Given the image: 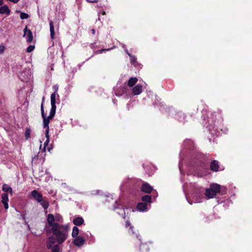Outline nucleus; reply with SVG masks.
I'll return each mask as SVG.
<instances>
[{
	"instance_id": "nucleus-1",
	"label": "nucleus",
	"mask_w": 252,
	"mask_h": 252,
	"mask_svg": "<svg viewBox=\"0 0 252 252\" xmlns=\"http://www.w3.org/2000/svg\"><path fill=\"white\" fill-rule=\"evenodd\" d=\"M62 217L60 215L56 216L55 218L53 214H49L47 216L45 226L46 232L48 234L52 233L56 236L59 244H63L66 240L69 230L68 225H61L55 222V220L60 221Z\"/></svg>"
},
{
	"instance_id": "nucleus-2",
	"label": "nucleus",
	"mask_w": 252,
	"mask_h": 252,
	"mask_svg": "<svg viewBox=\"0 0 252 252\" xmlns=\"http://www.w3.org/2000/svg\"><path fill=\"white\" fill-rule=\"evenodd\" d=\"M44 101V97H43L42 98V102L41 104V114L42 117L43 118V127L44 128H46L45 130V134L48 136V134L49 133V124L50 123V120L52 119L53 117L55 116V115L56 114V106H54V104H53V102L52 103L51 105V108L50 112L49 115L46 117L45 113L44 110L43 108V102Z\"/></svg>"
},
{
	"instance_id": "nucleus-3",
	"label": "nucleus",
	"mask_w": 252,
	"mask_h": 252,
	"mask_svg": "<svg viewBox=\"0 0 252 252\" xmlns=\"http://www.w3.org/2000/svg\"><path fill=\"white\" fill-rule=\"evenodd\" d=\"M226 192V188L221 187L217 184H211L210 188L207 189L205 190V194L208 198H213L215 197L217 193H220L221 194H224Z\"/></svg>"
},
{
	"instance_id": "nucleus-4",
	"label": "nucleus",
	"mask_w": 252,
	"mask_h": 252,
	"mask_svg": "<svg viewBox=\"0 0 252 252\" xmlns=\"http://www.w3.org/2000/svg\"><path fill=\"white\" fill-rule=\"evenodd\" d=\"M133 242L139 245V251L142 252H148L150 248L147 243H142L141 236L136 235L133 238Z\"/></svg>"
},
{
	"instance_id": "nucleus-5",
	"label": "nucleus",
	"mask_w": 252,
	"mask_h": 252,
	"mask_svg": "<svg viewBox=\"0 0 252 252\" xmlns=\"http://www.w3.org/2000/svg\"><path fill=\"white\" fill-rule=\"evenodd\" d=\"M53 89L54 91V92L52 93L51 95V104L52 105V103L53 102V104H54V106L56 105V97L57 94L59 96V94H57V92L59 90V86L58 85H55L53 86Z\"/></svg>"
},
{
	"instance_id": "nucleus-6",
	"label": "nucleus",
	"mask_w": 252,
	"mask_h": 252,
	"mask_svg": "<svg viewBox=\"0 0 252 252\" xmlns=\"http://www.w3.org/2000/svg\"><path fill=\"white\" fill-rule=\"evenodd\" d=\"M31 194L32 197L38 202L41 201L43 198L42 194L35 189L32 191Z\"/></svg>"
},
{
	"instance_id": "nucleus-7",
	"label": "nucleus",
	"mask_w": 252,
	"mask_h": 252,
	"mask_svg": "<svg viewBox=\"0 0 252 252\" xmlns=\"http://www.w3.org/2000/svg\"><path fill=\"white\" fill-rule=\"evenodd\" d=\"M141 190L142 192L150 193L153 190V188L148 183H144L141 186Z\"/></svg>"
},
{
	"instance_id": "nucleus-8",
	"label": "nucleus",
	"mask_w": 252,
	"mask_h": 252,
	"mask_svg": "<svg viewBox=\"0 0 252 252\" xmlns=\"http://www.w3.org/2000/svg\"><path fill=\"white\" fill-rule=\"evenodd\" d=\"M220 167L219 162L217 160H213L211 161L210 165V170L214 171L217 172L219 171V168Z\"/></svg>"
},
{
	"instance_id": "nucleus-9",
	"label": "nucleus",
	"mask_w": 252,
	"mask_h": 252,
	"mask_svg": "<svg viewBox=\"0 0 252 252\" xmlns=\"http://www.w3.org/2000/svg\"><path fill=\"white\" fill-rule=\"evenodd\" d=\"M1 202L4 205V208L5 209L7 210L9 208L8 206V194L6 193H3L1 195Z\"/></svg>"
},
{
	"instance_id": "nucleus-10",
	"label": "nucleus",
	"mask_w": 252,
	"mask_h": 252,
	"mask_svg": "<svg viewBox=\"0 0 252 252\" xmlns=\"http://www.w3.org/2000/svg\"><path fill=\"white\" fill-rule=\"evenodd\" d=\"M74 240V244L75 246L78 247L82 246L85 243V239L81 236L75 237Z\"/></svg>"
},
{
	"instance_id": "nucleus-11",
	"label": "nucleus",
	"mask_w": 252,
	"mask_h": 252,
	"mask_svg": "<svg viewBox=\"0 0 252 252\" xmlns=\"http://www.w3.org/2000/svg\"><path fill=\"white\" fill-rule=\"evenodd\" d=\"M56 237L55 238L53 236H51L48 238L47 241V248L51 249L53 247V245L55 243Z\"/></svg>"
},
{
	"instance_id": "nucleus-12",
	"label": "nucleus",
	"mask_w": 252,
	"mask_h": 252,
	"mask_svg": "<svg viewBox=\"0 0 252 252\" xmlns=\"http://www.w3.org/2000/svg\"><path fill=\"white\" fill-rule=\"evenodd\" d=\"M142 92V86L141 85H137L132 89V94L134 95H139Z\"/></svg>"
},
{
	"instance_id": "nucleus-13",
	"label": "nucleus",
	"mask_w": 252,
	"mask_h": 252,
	"mask_svg": "<svg viewBox=\"0 0 252 252\" xmlns=\"http://www.w3.org/2000/svg\"><path fill=\"white\" fill-rule=\"evenodd\" d=\"M10 13V10L9 9L7 5H4L0 7V14H6L9 15Z\"/></svg>"
},
{
	"instance_id": "nucleus-14",
	"label": "nucleus",
	"mask_w": 252,
	"mask_h": 252,
	"mask_svg": "<svg viewBox=\"0 0 252 252\" xmlns=\"http://www.w3.org/2000/svg\"><path fill=\"white\" fill-rule=\"evenodd\" d=\"M73 222L76 226H80L84 223V220L82 217H78L73 219Z\"/></svg>"
},
{
	"instance_id": "nucleus-15",
	"label": "nucleus",
	"mask_w": 252,
	"mask_h": 252,
	"mask_svg": "<svg viewBox=\"0 0 252 252\" xmlns=\"http://www.w3.org/2000/svg\"><path fill=\"white\" fill-rule=\"evenodd\" d=\"M147 204L144 202H139L136 206L137 210L140 211H145L147 209Z\"/></svg>"
},
{
	"instance_id": "nucleus-16",
	"label": "nucleus",
	"mask_w": 252,
	"mask_h": 252,
	"mask_svg": "<svg viewBox=\"0 0 252 252\" xmlns=\"http://www.w3.org/2000/svg\"><path fill=\"white\" fill-rule=\"evenodd\" d=\"M50 26V37L52 39H54L55 38V31L54 23L52 21L49 22Z\"/></svg>"
},
{
	"instance_id": "nucleus-17",
	"label": "nucleus",
	"mask_w": 252,
	"mask_h": 252,
	"mask_svg": "<svg viewBox=\"0 0 252 252\" xmlns=\"http://www.w3.org/2000/svg\"><path fill=\"white\" fill-rule=\"evenodd\" d=\"M40 205L42 206L45 210H46L49 206V203L46 197L43 198L42 201L39 202Z\"/></svg>"
},
{
	"instance_id": "nucleus-18",
	"label": "nucleus",
	"mask_w": 252,
	"mask_h": 252,
	"mask_svg": "<svg viewBox=\"0 0 252 252\" xmlns=\"http://www.w3.org/2000/svg\"><path fill=\"white\" fill-rule=\"evenodd\" d=\"M138 81V79L136 77H131L127 82V85L129 87L134 86Z\"/></svg>"
},
{
	"instance_id": "nucleus-19",
	"label": "nucleus",
	"mask_w": 252,
	"mask_h": 252,
	"mask_svg": "<svg viewBox=\"0 0 252 252\" xmlns=\"http://www.w3.org/2000/svg\"><path fill=\"white\" fill-rule=\"evenodd\" d=\"M2 189L3 191L12 194V189L8 185L4 184L2 186Z\"/></svg>"
},
{
	"instance_id": "nucleus-20",
	"label": "nucleus",
	"mask_w": 252,
	"mask_h": 252,
	"mask_svg": "<svg viewBox=\"0 0 252 252\" xmlns=\"http://www.w3.org/2000/svg\"><path fill=\"white\" fill-rule=\"evenodd\" d=\"M32 40H33L32 33L30 30H28L26 41L28 43H30L32 42Z\"/></svg>"
},
{
	"instance_id": "nucleus-21",
	"label": "nucleus",
	"mask_w": 252,
	"mask_h": 252,
	"mask_svg": "<svg viewBox=\"0 0 252 252\" xmlns=\"http://www.w3.org/2000/svg\"><path fill=\"white\" fill-rule=\"evenodd\" d=\"M141 200L143 202L146 203L147 204V203L151 202L152 197L150 195H145L142 196Z\"/></svg>"
},
{
	"instance_id": "nucleus-22",
	"label": "nucleus",
	"mask_w": 252,
	"mask_h": 252,
	"mask_svg": "<svg viewBox=\"0 0 252 252\" xmlns=\"http://www.w3.org/2000/svg\"><path fill=\"white\" fill-rule=\"evenodd\" d=\"M79 230L78 228L76 226H74L73 227L72 232V237L75 238L76 237H78L77 236L79 234Z\"/></svg>"
},
{
	"instance_id": "nucleus-23",
	"label": "nucleus",
	"mask_w": 252,
	"mask_h": 252,
	"mask_svg": "<svg viewBox=\"0 0 252 252\" xmlns=\"http://www.w3.org/2000/svg\"><path fill=\"white\" fill-rule=\"evenodd\" d=\"M31 129L29 127L26 128L25 132V137L26 140H28L31 137Z\"/></svg>"
},
{
	"instance_id": "nucleus-24",
	"label": "nucleus",
	"mask_w": 252,
	"mask_h": 252,
	"mask_svg": "<svg viewBox=\"0 0 252 252\" xmlns=\"http://www.w3.org/2000/svg\"><path fill=\"white\" fill-rule=\"evenodd\" d=\"M113 48L112 47L111 48H108V49H100V50H96L94 52V54H96V55H97V54H101L104 51H109L111 49H112Z\"/></svg>"
},
{
	"instance_id": "nucleus-25",
	"label": "nucleus",
	"mask_w": 252,
	"mask_h": 252,
	"mask_svg": "<svg viewBox=\"0 0 252 252\" xmlns=\"http://www.w3.org/2000/svg\"><path fill=\"white\" fill-rule=\"evenodd\" d=\"M51 252H61L60 247L58 245H54L51 249Z\"/></svg>"
},
{
	"instance_id": "nucleus-26",
	"label": "nucleus",
	"mask_w": 252,
	"mask_h": 252,
	"mask_svg": "<svg viewBox=\"0 0 252 252\" xmlns=\"http://www.w3.org/2000/svg\"><path fill=\"white\" fill-rule=\"evenodd\" d=\"M20 16L21 19H26L29 17V15L25 12H21Z\"/></svg>"
},
{
	"instance_id": "nucleus-27",
	"label": "nucleus",
	"mask_w": 252,
	"mask_h": 252,
	"mask_svg": "<svg viewBox=\"0 0 252 252\" xmlns=\"http://www.w3.org/2000/svg\"><path fill=\"white\" fill-rule=\"evenodd\" d=\"M34 48L35 46L34 45H30L27 48L26 52L28 53H31L34 49Z\"/></svg>"
},
{
	"instance_id": "nucleus-28",
	"label": "nucleus",
	"mask_w": 252,
	"mask_h": 252,
	"mask_svg": "<svg viewBox=\"0 0 252 252\" xmlns=\"http://www.w3.org/2000/svg\"><path fill=\"white\" fill-rule=\"evenodd\" d=\"M129 55L130 57L131 63L133 64H134L136 63V58L135 56H133L130 55Z\"/></svg>"
},
{
	"instance_id": "nucleus-29",
	"label": "nucleus",
	"mask_w": 252,
	"mask_h": 252,
	"mask_svg": "<svg viewBox=\"0 0 252 252\" xmlns=\"http://www.w3.org/2000/svg\"><path fill=\"white\" fill-rule=\"evenodd\" d=\"M46 137L47 138V140H46V141L44 142V149H45L46 147L47 146H48V143H49V133L48 134V136L47 135H46ZM45 150V149H44Z\"/></svg>"
},
{
	"instance_id": "nucleus-30",
	"label": "nucleus",
	"mask_w": 252,
	"mask_h": 252,
	"mask_svg": "<svg viewBox=\"0 0 252 252\" xmlns=\"http://www.w3.org/2000/svg\"><path fill=\"white\" fill-rule=\"evenodd\" d=\"M38 158V154H34L33 156H32V160L33 161L34 160H37Z\"/></svg>"
},
{
	"instance_id": "nucleus-31",
	"label": "nucleus",
	"mask_w": 252,
	"mask_h": 252,
	"mask_svg": "<svg viewBox=\"0 0 252 252\" xmlns=\"http://www.w3.org/2000/svg\"><path fill=\"white\" fill-rule=\"evenodd\" d=\"M88 2L90 3H96L98 2V0H86Z\"/></svg>"
},
{
	"instance_id": "nucleus-32",
	"label": "nucleus",
	"mask_w": 252,
	"mask_h": 252,
	"mask_svg": "<svg viewBox=\"0 0 252 252\" xmlns=\"http://www.w3.org/2000/svg\"><path fill=\"white\" fill-rule=\"evenodd\" d=\"M4 47L3 46H0V54H1L4 52Z\"/></svg>"
},
{
	"instance_id": "nucleus-33",
	"label": "nucleus",
	"mask_w": 252,
	"mask_h": 252,
	"mask_svg": "<svg viewBox=\"0 0 252 252\" xmlns=\"http://www.w3.org/2000/svg\"><path fill=\"white\" fill-rule=\"evenodd\" d=\"M28 30L27 29V26H26L24 30V35H23V36H25L27 32H28Z\"/></svg>"
},
{
	"instance_id": "nucleus-34",
	"label": "nucleus",
	"mask_w": 252,
	"mask_h": 252,
	"mask_svg": "<svg viewBox=\"0 0 252 252\" xmlns=\"http://www.w3.org/2000/svg\"><path fill=\"white\" fill-rule=\"evenodd\" d=\"M126 227H128V226H130V222H129V221H127L126 222Z\"/></svg>"
},
{
	"instance_id": "nucleus-35",
	"label": "nucleus",
	"mask_w": 252,
	"mask_h": 252,
	"mask_svg": "<svg viewBox=\"0 0 252 252\" xmlns=\"http://www.w3.org/2000/svg\"><path fill=\"white\" fill-rule=\"evenodd\" d=\"M91 32L93 34H94L95 33V31L94 29H92Z\"/></svg>"
},
{
	"instance_id": "nucleus-36",
	"label": "nucleus",
	"mask_w": 252,
	"mask_h": 252,
	"mask_svg": "<svg viewBox=\"0 0 252 252\" xmlns=\"http://www.w3.org/2000/svg\"><path fill=\"white\" fill-rule=\"evenodd\" d=\"M3 3V0H0V6L2 5Z\"/></svg>"
},
{
	"instance_id": "nucleus-37",
	"label": "nucleus",
	"mask_w": 252,
	"mask_h": 252,
	"mask_svg": "<svg viewBox=\"0 0 252 252\" xmlns=\"http://www.w3.org/2000/svg\"><path fill=\"white\" fill-rule=\"evenodd\" d=\"M216 114H217V112H213V113H212V116H216Z\"/></svg>"
},
{
	"instance_id": "nucleus-38",
	"label": "nucleus",
	"mask_w": 252,
	"mask_h": 252,
	"mask_svg": "<svg viewBox=\"0 0 252 252\" xmlns=\"http://www.w3.org/2000/svg\"><path fill=\"white\" fill-rule=\"evenodd\" d=\"M102 14H103V15H105V14H106L105 12L103 11V12H102Z\"/></svg>"
},
{
	"instance_id": "nucleus-39",
	"label": "nucleus",
	"mask_w": 252,
	"mask_h": 252,
	"mask_svg": "<svg viewBox=\"0 0 252 252\" xmlns=\"http://www.w3.org/2000/svg\"><path fill=\"white\" fill-rule=\"evenodd\" d=\"M20 12V11H18V10L17 11V12Z\"/></svg>"
}]
</instances>
